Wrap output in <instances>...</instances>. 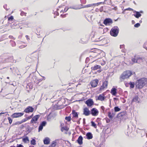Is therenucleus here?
Wrapping results in <instances>:
<instances>
[{
	"label": "nucleus",
	"instance_id": "nucleus-35",
	"mask_svg": "<svg viewBox=\"0 0 147 147\" xmlns=\"http://www.w3.org/2000/svg\"><path fill=\"white\" fill-rule=\"evenodd\" d=\"M31 144L33 145H35L36 144V141L34 139H32L30 141Z\"/></svg>",
	"mask_w": 147,
	"mask_h": 147
},
{
	"label": "nucleus",
	"instance_id": "nucleus-28",
	"mask_svg": "<svg viewBox=\"0 0 147 147\" xmlns=\"http://www.w3.org/2000/svg\"><path fill=\"white\" fill-rule=\"evenodd\" d=\"M69 130V128L67 127H62L61 129V131L63 132L64 130L67 131Z\"/></svg>",
	"mask_w": 147,
	"mask_h": 147
},
{
	"label": "nucleus",
	"instance_id": "nucleus-9",
	"mask_svg": "<svg viewBox=\"0 0 147 147\" xmlns=\"http://www.w3.org/2000/svg\"><path fill=\"white\" fill-rule=\"evenodd\" d=\"M108 86V82L107 81H105L103 82L102 84L99 88V91H102L103 90L104 88H107Z\"/></svg>",
	"mask_w": 147,
	"mask_h": 147
},
{
	"label": "nucleus",
	"instance_id": "nucleus-1",
	"mask_svg": "<svg viewBox=\"0 0 147 147\" xmlns=\"http://www.w3.org/2000/svg\"><path fill=\"white\" fill-rule=\"evenodd\" d=\"M147 83V79L142 78L138 80L136 82L135 84L136 88L141 89Z\"/></svg>",
	"mask_w": 147,
	"mask_h": 147
},
{
	"label": "nucleus",
	"instance_id": "nucleus-33",
	"mask_svg": "<svg viewBox=\"0 0 147 147\" xmlns=\"http://www.w3.org/2000/svg\"><path fill=\"white\" fill-rule=\"evenodd\" d=\"M121 109L118 107H114V111L115 112H118L120 111Z\"/></svg>",
	"mask_w": 147,
	"mask_h": 147
},
{
	"label": "nucleus",
	"instance_id": "nucleus-53",
	"mask_svg": "<svg viewBox=\"0 0 147 147\" xmlns=\"http://www.w3.org/2000/svg\"><path fill=\"white\" fill-rule=\"evenodd\" d=\"M103 10V6H101L100 7L99 10L100 12H102Z\"/></svg>",
	"mask_w": 147,
	"mask_h": 147
},
{
	"label": "nucleus",
	"instance_id": "nucleus-39",
	"mask_svg": "<svg viewBox=\"0 0 147 147\" xmlns=\"http://www.w3.org/2000/svg\"><path fill=\"white\" fill-rule=\"evenodd\" d=\"M13 19V16H11L8 18V21H12Z\"/></svg>",
	"mask_w": 147,
	"mask_h": 147
},
{
	"label": "nucleus",
	"instance_id": "nucleus-61",
	"mask_svg": "<svg viewBox=\"0 0 147 147\" xmlns=\"http://www.w3.org/2000/svg\"><path fill=\"white\" fill-rule=\"evenodd\" d=\"M54 14H56V16H59V15L58 12L57 11H55Z\"/></svg>",
	"mask_w": 147,
	"mask_h": 147
},
{
	"label": "nucleus",
	"instance_id": "nucleus-47",
	"mask_svg": "<svg viewBox=\"0 0 147 147\" xmlns=\"http://www.w3.org/2000/svg\"><path fill=\"white\" fill-rule=\"evenodd\" d=\"M80 1L82 4H85L86 2V0H80Z\"/></svg>",
	"mask_w": 147,
	"mask_h": 147
},
{
	"label": "nucleus",
	"instance_id": "nucleus-18",
	"mask_svg": "<svg viewBox=\"0 0 147 147\" xmlns=\"http://www.w3.org/2000/svg\"><path fill=\"white\" fill-rule=\"evenodd\" d=\"M83 137L81 136H79L78 139L77 140V142L80 144L81 145L83 143Z\"/></svg>",
	"mask_w": 147,
	"mask_h": 147
},
{
	"label": "nucleus",
	"instance_id": "nucleus-14",
	"mask_svg": "<svg viewBox=\"0 0 147 147\" xmlns=\"http://www.w3.org/2000/svg\"><path fill=\"white\" fill-rule=\"evenodd\" d=\"M88 38V37H82L79 41V42L82 44H85L88 42L89 40Z\"/></svg>",
	"mask_w": 147,
	"mask_h": 147
},
{
	"label": "nucleus",
	"instance_id": "nucleus-16",
	"mask_svg": "<svg viewBox=\"0 0 147 147\" xmlns=\"http://www.w3.org/2000/svg\"><path fill=\"white\" fill-rule=\"evenodd\" d=\"M90 111L86 107L84 109L83 114L86 116H88L90 114Z\"/></svg>",
	"mask_w": 147,
	"mask_h": 147
},
{
	"label": "nucleus",
	"instance_id": "nucleus-48",
	"mask_svg": "<svg viewBox=\"0 0 147 147\" xmlns=\"http://www.w3.org/2000/svg\"><path fill=\"white\" fill-rule=\"evenodd\" d=\"M43 127L40 125L38 127V131H41L43 129Z\"/></svg>",
	"mask_w": 147,
	"mask_h": 147
},
{
	"label": "nucleus",
	"instance_id": "nucleus-62",
	"mask_svg": "<svg viewBox=\"0 0 147 147\" xmlns=\"http://www.w3.org/2000/svg\"><path fill=\"white\" fill-rule=\"evenodd\" d=\"M120 47V49H123L124 48V45H121Z\"/></svg>",
	"mask_w": 147,
	"mask_h": 147
},
{
	"label": "nucleus",
	"instance_id": "nucleus-34",
	"mask_svg": "<svg viewBox=\"0 0 147 147\" xmlns=\"http://www.w3.org/2000/svg\"><path fill=\"white\" fill-rule=\"evenodd\" d=\"M69 8L71 9H74L76 10L80 9H81V8H79L78 7H75L73 6H70L69 7Z\"/></svg>",
	"mask_w": 147,
	"mask_h": 147
},
{
	"label": "nucleus",
	"instance_id": "nucleus-59",
	"mask_svg": "<svg viewBox=\"0 0 147 147\" xmlns=\"http://www.w3.org/2000/svg\"><path fill=\"white\" fill-rule=\"evenodd\" d=\"M16 24H15V23H13V24H11V27H13L14 28V26H16Z\"/></svg>",
	"mask_w": 147,
	"mask_h": 147
},
{
	"label": "nucleus",
	"instance_id": "nucleus-41",
	"mask_svg": "<svg viewBox=\"0 0 147 147\" xmlns=\"http://www.w3.org/2000/svg\"><path fill=\"white\" fill-rule=\"evenodd\" d=\"M65 119L68 121H69L71 119V117L70 116L66 117Z\"/></svg>",
	"mask_w": 147,
	"mask_h": 147
},
{
	"label": "nucleus",
	"instance_id": "nucleus-37",
	"mask_svg": "<svg viewBox=\"0 0 147 147\" xmlns=\"http://www.w3.org/2000/svg\"><path fill=\"white\" fill-rule=\"evenodd\" d=\"M91 123L92 124V126L94 127L95 128H96L97 127L96 125L94 122L93 121H92L91 122Z\"/></svg>",
	"mask_w": 147,
	"mask_h": 147
},
{
	"label": "nucleus",
	"instance_id": "nucleus-54",
	"mask_svg": "<svg viewBox=\"0 0 147 147\" xmlns=\"http://www.w3.org/2000/svg\"><path fill=\"white\" fill-rule=\"evenodd\" d=\"M16 147H24V146L21 144H17Z\"/></svg>",
	"mask_w": 147,
	"mask_h": 147
},
{
	"label": "nucleus",
	"instance_id": "nucleus-55",
	"mask_svg": "<svg viewBox=\"0 0 147 147\" xmlns=\"http://www.w3.org/2000/svg\"><path fill=\"white\" fill-rule=\"evenodd\" d=\"M146 43H144L143 45V48L147 50V47L146 46Z\"/></svg>",
	"mask_w": 147,
	"mask_h": 147
},
{
	"label": "nucleus",
	"instance_id": "nucleus-22",
	"mask_svg": "<svg viewBox=\"0 0 147 147\" xmlns=\"http://www.w3.org/2000/svg\"><path fill=\"white\" fill-rule=\"evenodd\" d=\"M101 66L99 65H96L94 67H91V69L92 70H95L98 69H100Z\"/></svg>",
	"mask_w": 147,
	"mask_h": 147
},
{
	"label": "nucleus",
	"instance_id": "nucleus-30",
	"mask_svg": "<svg viewBox=\"0 0 147 147\" xmlns=\"http://www.w3.org/2000/svg\"><path fill=\"white\" fill-rule=\"evenodd\" d=\"M128 84L130 86V88H133L134 87L135 83L134 82H130Z\"/></svg>",
	"mask_w": 147,
	"mask_h": 147
},
{
	"label": "nucleus",
	"instance_id": "nucleus-23",
	"mask_svg": "<svg viewBox=\"0 0 147 147\" xmlns=\"http://www.w3.org/2000/svg\"><path fill=\"white\" fill-rule=\"evenodd\" d=\"M131 61H132L133 63H140V62H139V61H138V59H137L136 58V55H135L134 58H132L131 59Z\"/></svg>",
	"mask_w": 147,
	"mask_h": 147
},
{
	"label": "nucleus",
	"instance_id": "nucleus-50",
	"mask_svg": "<svg viewBox=\"0 0 147 147\" xmlns=\"http://www.w3.org/2000/svg\"><path fill=\"white\" fill-rule=\"evenodd\" d=\"M105 4V2H98L97 3H95V5H99L100 4Z\"/></svg>",
	"mask_w": 147,
	"mask_h": 147
},
{
	"label": "nucleus",
	"instance_id": "nucleus-42",
	"mask_svg": "<svg viewBox=\"0 0 147 147\" xmlns=\"http://www.w3.org/2000/svg\"><path fill=\"white\" fill-rule=\"evenodd\" d=\"M10 43L12 47H14L16 46V43L14 41H10Z\"/></svg>",
	"mask_w": 147,
	"mask_h": 147
},
{
	"label": "nucleus",
	"instance_id": "nucleus-38",
	"mask_svg": "<svg viewBox=\"0 0 147 147\" xmlns=\"http://www.w3.org/2000/svg\"><path fill=\"white\" fill-rule=\"evenodd\" d=\"M46 123L47 122L45 121H43L41 122L40 125L43 127L45 126Z\"/></svg>",
	"mask_w": 147,
	"mask_h": 147
},
{
	"label": "nucleus",
	"instance_id": "nucleus-44",
	"mask_svg": "<svg viewBox=\"0 0 147 147\" xmlns=\"http://www.w3.org/2000/svg\"><path fill=\"white\" fill-rule=\"evenodd\" d=\"M56 145V142L53 141L52 143L51 146L52 147H55Z\"/></svg>",
	"mask_w": 147,
	"mask_h": 147
},
{
	"label": "nucleus",
	"instance_id": "nucleus-32",
	"mask_svg": "<svg viewBox=\"0 0 147 147\" xmlns=\"http://www.w3.org/2000/svg\"><path fill=\"white\" fill-rule=\"evenodd\" d=\"M7 69L6 68H4L3 69H1L0 71L2 74H4L7 71Z\"/></svg>",
	"mask_w": 147,
	"mask_h": 147
},
{
	"label": "nucleus",
	"instance_id": "nucleus-36",
	"mask_svg": "<svg viewBox=\"0 0 147 147\" xmlns=\"http://www.w3.org/2000/svg\"><path fill=\"white\" fill-rule=\"evenodd\" d=\"M20 11H21V13L20 14L21 16H26V13H25V12L22 11V10L21 9H20Z\"/></svg>",
	"mask_w": 147,
	"mask_h": 147
},
{
	"label": "nucleus",
	"instance_id": "nucleus-60",
	"mask_svg": "<svg viewBox=\"0 0 147 147\" xmlns=\"http://www.w3.org/2000/svg\"><path fill=\"white\" fill-rule=\"evenodd\" d=\"M100 108L103 110V112L105 109V107L103 106H101L100 107Z\"/></svg>",
	"mask_w": 147,
	"mask_h": 147
},
{
	"label": "nucleus",
	"instance_id": "nucleus-12",
	"mask_svg": "<svg viewBox=\"0 0 147 147\" xmlns=\"http://www.w3.org/2000/svg\"><path fill=\"white\" fill-rule=\"evenodd\" d=\"M98 80L97 79L94 80L90 82L91 85L93 87H96L98 84Z\"/></svg>",
	"mask_w": 147,
	"mask_h": 147
},
{
	"label": "nucleus",
	"instance_id": "nucleus-20",
	"mask_svg": "<svg viewBox=\"0 0 147 147\" xmlns=\"http://www.w3.org/2000/svg\"><path fill=\"white\" fill-rule=\"evenodd\" d=\"M117 89L115 88H112L111 91V93L114 96L116 95L117 93Z\"/></svg>",
	"mask_w": 147,
	"mask_h": 147
},
{
	"label": "nucleus",
	"instance_id": "nucleus-3",
	"mask_svg": "<svg viewBox=\"0 0 147 147\" xmlns=\"http://www.w3.org/2000/svg\"><path fill=\"white\" fill-rule=\"evenodd\" d=\"M132 72L130 71H127L124 72L120 76L119 79L121 82L129 78L132 75Z\"/></svg>",
	"mask_w": 147,
	"mask_h": 147
},
{
	"label": "nucleus",
	"instance_id": "nucleus-64",
	"mask_svg": "<svg viewBox=\"0 0 147 147\" xmlns=\"http://www.w3.org/2000/svg\"><path fill=\"white\" fill-rule=\"evenodd\" d=\"M89 60V58H87L86 59V62L87 63Z\"/></svg>",
	"mask_w": 147,
	"mask_h": 147
},
{
	"label": "nucleus",
	"instance_id": "nucleus-8",
	"mask_svg": "<svg viewBox=\"0 0 147 147\" xmlns=\"http://www.w3.org/2000/svg\"><path fill=\"white\" fill-rule=\"evenodd\" d=\"M91 114L94 116L97 115L98 114V110L95 108H92L91 111Z\"/></svg>",
	"mask_w": 147,
	"mask_h": 147
},
{
	"label": "nucleus",
	"instance_id": "nucleus-43",
	"mask_svg": "<svg viewBox=\"0 0 147 147\" xmlns=\"http://www.w3.org/2000/svg\"><path fill=\"white\" fill-rule=\"evenodd\" d=\"M140 25V23H138L135 24L134 25V27L136 28H138Z\"/></svg>",
	"mask_w": 147,
	"mask_h": 147
},
{
	"label": "nucleus",
	"instance_id": "nucleus-11",
	"mask_svg": "<svg viewBox=\"0 0 147 147\" xmlns=\"http://www.w3.org/2000/svg\"><path fill=\"white\" fill-rule=\"evenodd\" d=\"M24 115V113H14L11 115V117L13 118L19 117H21Z\"/></svg>",
	"mask_w": 147,
	"mask_h": 147
},
{
	"label": "nucleus",
	"instance_id": "nucleus-52",
	"mask_svg": "<svg viewBox=\"0 0 147 147\" xmlns=\"http://www.w3.org/2000/svg\"><path fill=\"white\" fill-rule=\"evenodd\" d=\"M69 8L68 7H67V8L66 7L64 9L63 11L61 10V11H65V12H66L68 10Z\"/></svg>",
	"mask_w": 147,
	"mask_h": 147
},
{
	"label": "nucleus",
	"instance_id": "nucleus-17",
	"mask_svg": "<svg viewBox=\"0 0 147 147\" xmlns=\"http://www.w3.org/2000/svg\"><path fill=\"white\" fill-rule=\"evenodd\" d=\"M13 56H11L8 58L5 59L6 62H13L14 60H13Z\"/></svg>",
	"mask_w": 147,
	"mask_h": 147
},
{
	"label": "nucleus",
	"instance_id": "nucleus-49",
	"mask_svg": "<svg viewBox=\"0 0 147 147\" xmlns=\"http://www.w3.org/2000/svg\"><path fill=\"white\" fill-rule=\"evenodd\" d=\"M8 119L9 120V123L10 124H11L12 123V119L10 117H8Z\"/></svg>",
	"mask_w": 147,
	"mask_h": 147
},
{
	"label": "nucleus",
	"instance_id": "nucleus-58",
	"mask_svg": "<svg viewBox=\"0 0 147 147\" xmlns=\"http://www.w3.org/2000/svg\"><path fill=\"white\" fill-rule=\"evenodd\" d=\"M106 121L107 123H109L110 121V120L109 118H107L106 119Z\"/></svg>",
	"mask_w": 147,
	"mask_h": 147
},
{
	"label": "nucleus",
	"instance_id": "nucleus-10",
	"mask_svg": "<svg viewBox=\"0 0 147 147\" xmlns=\"http://www.w3.org/2000/svg\"><path fill=\"white\" fill-rule=\"evenodd\" d=\"M34 110V108L32 107L28 106L24 110V111L26 113L32 112Z\"/></svg>",
	"mask_w": 147,
	"mask_h": 147
},
{
	"label": "nucleus",
	"instance_id": "nucleus-51",
	"mask_svg": "<svg viewBox=\"0 0 147 147\" xmlns=\"http://www.w3.org/2000/svg\"><path fill=\"white\" fill-rule=\"evenodd\" d=\"M7 4H5L3 6V7L4 8L6 9V10H8L9 9V8H7Z\"/></svg>",
	"mask_w": 147,
	"mask_h": 147
},
{
	"label": "nucleus",
	"instance_id": "nucleus-40",
	"mask_svg": "<svg viewBox=\"0 0 147 147\" xmlns=\"http://www.w3.org/2000/svg\"><path fill=\"white\" fill-rule=\"evenodd\" d=\"M108 117L111 119H112L113 118V116L112 115V114L110 112H108Z\"/></svg>",
	"mask_w": 147,
	"mask_h": 147
},
{
	"label": "nucleus",
	"instance_id": "nucleus-4",
	"mask_svg": "<svg viewBox=\"0 0 147 147\" xmlns=\"http://www.w3.org/2000/svg\"><path fill=\"white\" fill-rule=\"evenodd\" d=\"M119 29L117 26H115L111 30L110 32L111 35L113 37H116L118 34Z\"/></svg>",
	"mask_w": 147,
	"mask_h": 147
},
{
	"label": "nucleus",
	"instance_id": "nucleus-45",
	"mask_svg": "<svg viewBox=\"0 0 147 147\" xmlns=\"http://www.w3.org/2000/svg\"><path fill=\"white\" fill-rule=\"evenodd\" d=\"M27 46V45H21L19 46V48L20 49H23V48L25 47H26Z\"/></svg>",
	"mask_w": 147,
	"mask_h": 147
},
{
	"label": "nucleus",
	"instance_id": "nucleus-46",
	"mask_svg": "<svg viewBox=\"0 0 147 147\" xmlns=\"http://www.w3.org/2000/svg\"><path fill=\"white\" fill-rule=\"evenodd\" d=\"M87 5V6L88 7H90L91 6H95V3L89 4H88Z\"/></svg>",
	"mask_w": 147,
	"mask_h": 147
},
{
	"label": "nucleus",
	"instance_id": "nucleus-29",
	"mask_svg": "<svg viewBox=\"0 0 147 147\" xmlns=\"http://www.w3.org/2000/svg\"><path fill=\"white\" fill-rule=\"evenodd\" d=\"M126 114V111H123V112H121L120 113H119V116H121L122 117L125 115Z\"/></svg>",
	"mask_w": 147,
	"mask_h": 147
},
{
	"label": "nucleus",
	"instance_id": "nucleus-57",
	"mask_svg": "<svg viewBox=\"0 0 147 147\" xmlns=\"http://www.w3.org/2000/svg\"><path fill=\"white\" fill-rule=\"evenodd\" d=\"M27 120H27V118L24 119H23L22 120V121L21 123H23V122H25V121H26Z\"/></svg>",
	"mask_w": 147,
	"mask_h": 147
},
{
	"label": "nucleus",
	"instance_id": "nucleus-24",
	"mask_svg": "<svg viewBox=\"0 0 147 147\" xmlns=\"http://www.w3.org/2000/svg\"><path fill=\"white\" fill-rule=\"evenodd\" d=\"M73 115V117L78 118V114L77 112H76L74 110H73L72 113Z\"/></svg>",
	"mask_w": 147,
	"mask_h": 147
},
{
	"label": "nucleus",
	"instance_id": "nucleus-21",
	"mask_svg": "<svg viewBox=\"0 0 147 147\" xmlns=\"http://www.w3.org/2000/svg\"><path fill=\"white\" fill-rule=\"evenodd\" d=\"M86 136L88 140L92 139L93 137L92 134L90 132L87 133L86 134Z\"/></svg>",
	"mask_w": 147,
	"mask_h": 147
},
{
	"label": "nucleus",
	"instance_id": "nucleus-56",
	"mask_svg": "<svg viewBox=\"0 0 147 147\" xmlns=\"http://www.w3.org/2000/svg\"><path fill=\"white\" fill-rule=\"evenodd\" d=\"M125 10H129V11H131V10L133 11V9L129 7L128 8L125 9Z\"/></svg>",
	"mask_w": 147,
	"mask_h": 147
},
{
	"label": "nucleus",
	"instance_id": "nucleus-15",
	"mask_svg": "<svg viewBox=\"0 0 147 147\" xmlns=\"http://www.w3.org/2000/svg\"><path fill=\"white\" fill-rule=\"evenodd\" d=\"M102 37H99L98 38V37H92L91 38V40L92 42H97L101 41L103 39L100 38Z\"/></svg>",
	"mask_w": 147,
	"mask_h": 147
},
{
	"label": "nucleus",
	"instance_id": "nucleus-13",
	"mask_svg": "<svg viewBox=\"0 0 147 147\" xmlns=\"http://www.w3.org/2000/svg\"><path fill=\"white\" fill-rule=\"evenodd\" d=\"M85 103L88 106L91 107L94 105V102L92 99H89L86 101Z\"/></svg>",
	"mask_w": 147,
	"mask_h": 147
},
{
	"label": "nucleus",
	"instance_id": "nucleus-25",
	"mask_svg": "<svg viewBox=\"0 0 147 147\" xmlns=\"http://www.w3.org/2000/svg\"><path fill=\"white\" fill-rule=\"evenodd\" d=\"M44 144H48L49 143L50 140L49 138L47 137L45 138L43 140Z\"/></svg>",
	"mask_w": 147,
	"mask_h": 147
},
{
	"label": "nucleus",
	"instance_id": "nucleus-6",
	"mask_svg": "<svg viewBox=\"0 0 147 147\" xmlns=\"http://www.w3.org/2000/svg\"><path fill=\"white\" fill-rule=\"evenodd\" d=\"M134 13H135L133 15L137 18H138L141 16L142 14L141 13H143L144 12L142 10L140 11L135 10L134 11Z\"/></svg>",
	"mask_w": 147,
	"mask_h": 147
},
{
	"label": "nucleus",
	"instance_id": "nucleus-19",
	"mask_svg": "<svg viewBox=\"0 0 147 147\" xmlns=\"http://www.w3.org/2000/svg\"><path fill=\"white\" fill-rule=\"evenodd\" d=\"M105 99V97L104 95L100 94L99 95L98 98L96 99V100H99L101 101H103Z\"/></svg>",
	"mask_w": 147,
	"mask_h": 147
},
{
	"label": "nucleus",
	"instance_id": "nucleus-63",
	"mask_svg": "<svg viewBox=\"0 0 147 147\" xmlns=\"http://www.w3.org/2000/svg\"><path fill=\"white\" fill-rule=\"evenodd\" d=\"M66 14H61V16L62 18L65 17L66 16Z\"/></svg>",
	"mask_w": 147,
	"mask_h": 147
},
{
	"label": "nucleus",
	"instance_id": "nucleus-27",
	"mask_svg": "<svg viewBox=\"0 0 147 147\" xmlns=\"http://www.w3.org/2000/svg\"><path fill=\"white\" fill-rule=\"evenodd\" d=\"M138 96H135L133 98L132 101V102H137L138 101V102H139V101H138Z\"/></svg>",
	"mask_w": 147,
	"mask_h": 147
},
{
	"label": "nucleus",
	"instance_id": "nucleus-5",
	"mask_svg": "<svg viewBox=\"0 0 147 147\" xmlns=\"http://www.w3.org/2000/svg\"><path fill=\"white\" fill-rule=\"evenodd\" d=\"M113 23L112 20L110 18H106L104 20L103 23L105 25H110Z\"/></svg>",
	"mask_w": 147,
	"mask_h": 147
},
{
	"label": "nucleus",
	"instance_id": "nucleus-26",
	"mask_svg": "<svg viewBox=\"0 0 147 147\" xmlns=\"http://www.w3.org/2000/svg\"><path fill=\"white\" fill-rule=\"evenodd\" d=\"M136 57L137 59H138V61H139L140 63L143 61V60L144 59V58L140 57L139 55H136Z\"/></svg>",
	"mask_w": 147,
	"mask_h": 147
},
{
	"label": "nucleus",
	"instance_id": "nucleus-2",
	"mask_svg": "<svg viewBox=\"0 0 147 147\" xmlns=\"http://www.w3.org/2000/svg\"><path fill=\"white\" fill-rule=\"evenodd\" d=\"M95 50L90 51L93 53L94 57H98V59L102 58L105 55V53L103 51L98 49H94Z\"/></svg>",
	"mask_w": 147,
	"mask_h": 147
},
{
	"label": "nucleus",
	"instance_id": "nucleus-31",
	"mask_svg": "<svg viewBox=\"0 0 147 147\" xmlns=\"http://www.w3.org/2000/svg\"><path fill=\"white\" fill-rule=\"evenodd\" d=\"M23 141L25 143L29 141V140L28 137L26 136L25 138H23L22 139Z\"/></svg>",
	"mask_w": 147,
	"mask_h": 147
},
{
	"label": "nucleus",
	"instance_id": "nucleus-7",
	"mask_svg": "<svg viewBox=\"0 0 147 147\" xmlns=\"http://www.w3.org/2000/svg\"><path fill=\"white\" fill-rule=\"evenodd\" d=\"M40 117L39 115H36L33 117L30 121L31 123H36V122L37 121L38 119Z\"/></svg>",
	"mask_w": 147,
	"mask_h": 147
}]
</instances>
